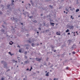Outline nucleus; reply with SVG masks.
<instances>
[{"instance_id":"21","label":"nucleus","mask_w":80,"mask_h":80,"mask_svg":"<svg viewBox=\"0 0 80 80\" xmlns=\"http://www.w3.org/2000/svg\"><path fill=\"white\" fill-rule=\"evenodd\" d=\"M49 20H50V22H53V20L51 18H49Z\"/></svg>"},{"instance_id":"34","label":"nucleus","mask_w":80,"mask_h":80,"mask_svg":"<svg viewBox=\"0 0 80 80\" xmlns=\"http://www.w3.org/2000/svg\"><path fill=\"white\" fill-rule=\"evenodd\" d=\"M63 47H64V45H62L61 46V48H63Z\"/></svg>"},{"instance_id":"53","label":"nucleus","mask_w":80,"mask_h":80,"mask_svg":"<svg viewBox=\"0 0 80 80\" xmlns=\"http://www.w3.org/2000/svg\"><path fill=\"white\" fill-rule=\"evenodd\" d=\"M51 69H52V70H54V69L53 68H51Z\"/></svg>"},{"instance_id":"30","label":"nucleus","mask_w":80,"mask_h":80,"mask_svg":"<svg viewBox=\"0 0 80 80\" xmlns=\"http://www.w3.org/2000/svg\"><path fill=\"white\" fill-rule=\"evenodd\" d=\"M53 67V64H52V65H51V66H50V68H52V67Z\"/></svg>"},{"instance_id":"5","label":"nucleus","mask_w":80,"mask_h":80,"mask_svg":"<svg viewBox=\"0 0 80 80\" xmlns=\"http://www.w3.org/2000/svg\"><path fill=\"white\" fill-rule=\"evenodd\" d=\"M68 28H70L71 30V29H72V30L73 29V28H74V27H73V26H70V25H68Z\"/></svg>"},{"instance_id":"24","label":"nucleus","mask_w":80,"mask_h":80,"mask_svg":"<svg viewBox=\"0 0 80 80\" xmlns=\"http://www.w3.org/2000/svg\"><path fill=\"white\" fill-rule=\"evenodd\" d=\"M12 18H13V19L14 20H15V19L14 18V17H13L12 18H11V19L12 20Z\"/></svg>"},{"instance_id":"54","label":"nucleus","mask_w":80,"mask_h":80,"mask_svg":"<svg viewBox=\"0 0 80 80\" xmlns=\"http://www.w3.org/2000/svg\"><path fill=\"white\" fill-rule=\"evenodd\" d=\"M68 35H70V33L68 32Z\"/></svg>"},{"instance_id":"42","label":"nucleus","mask_w":80,"mask_h":80,"mask_svg":"<svg viewBox=\"0 0 80 80\" xmlns=\"http://www.w3.org/2000/svg\"><path fill=\"white\" fill-rule=\"evenodd\" d=\"M50 65V62H49L48 64V65Z\"/></svg>"},{"instance_id":"2","label":"nucleus","mask_w":80,"mask_h":80,"mask_svg":"<svg viewBox=\"0 0 80 80\" xmlns=\"http://www.w3.org/2000/svg\"><path fill=\"white\" fill-rule=\"evenodd\" d=\"M68 45H71L72 43V40H69L68 41Z\"/></svg>"},{"instance_id":"22","label":"nucleus","mask_w":80,"mask_h":80,"mask_svg":"<svg viewBox=\"0 0 80 80\" xmlns=\"http://www.w3.org/2000/svg\"><path fill=\"white\" fill-rule=\"evenodd\" d=\"M49 7H50L51 8H53V6L51 5H49Z\"/></svg>"},{"instance_id":"43","label":"nucleus","mask_w":80,"mask_h":80,"mask_svg":"<svg viewBox=\"0 0 80 80\" xmlns=\"http://www.w3.org/2000/svg\"><path fill=\"white\" fill-rule=\"evenodd\" d=\"M58 32H57L56 33V35H58Z\"/></svg>"},{"instance_id":"39","label":"nucleus","mask_w":80,"mask_h":80,"mask_svg":"<svg viewBox=\"0 0 80 80\" xmlns=\"http://www.w3.org/2000/svg\"><path fill=\"white\" fill-rule=\"evenodd\" d=\"M68 68H69L68 67H67L66 68V70H68Z\"/></svg>"},{"instance_id":"60","label":"nucleus","mask_w":80,"mask_h":80,"mask_svg":"<svg viewBox=\"0 0 80 80\" xmlns=\"http://www.w3.org/2000/svg\"><path fill=\"white\" fill-rule=\"evenodd\" d=\"M32 67H31L30 69L32 70Z\"/></svg>"},{"instance_id":"4","label":"nucleus","mask_w":80,"mask_h":80,"mask_svg":"<svg viewBox=\"0 0 80 80\" xmlns=\"http://www.w3.org/2000/svg\"><path fill=\"white\" fill-rule=\"evenodd\" d=\"M43 25L44 26H46V27L47 28L49 27L50 26V25H49V24H47L45 23H43Z\"/></svg>"},{"instance_id":"62","label":"nucleus","mask_w":80,"mask_h":80,"mask_svg":"<svg viewBox=\"0 0 80 80\" xmlns=\"http://www.w3.org/2000/svg\"><path fill=\"white\" fill-rule=\"evenodd\" d=\"M40 15L41 16H42L43 15V14H41Z\"/></svg>"},{"instance_id":"23","label":"nucleus","mask_w":80,"mask_h":80,"mask_svg":"<svg viewBox=\"0 0 80 80\" xmlns=\"http://www.w3.org/2000/svg\"><path fill=\"white\" fill-rule=\"evenodd\" d=\"M65 10L66 11V12H69L68 9H67V8H66Z\"/></svg>"},{"instance_id":"11","label":"nucleus","mask_w":80,"mask_h":80,"mask_svg":"<svg viewBox=\"0 0 80 80\" xmlns=\"http://www.w3.org/2000/svg\"><path fill=\"white\" fill-rule=\"evenodd\" d=\"M24 63H25L26 64H27L28 63H29V61L27 60L26 61H25Z\"/></svg>"},{"instance_id":"55","label":"nucleus","mask_w":80,"mask_h":80,"mask_svg":"<svg viewBox=\"0 0 80 80\" xmlns=\"http://www.w3.org/2000/svg\"><path fill=\"white\" fill-rule=\"evenodd\" d=\"M4 23L5 24H6V22H5V21H4Z\"/></svg>"},{"instance_id":"9","label":"nucleus","mask_w":80,"mask_h":80,"mask_svg":"<svg viewBox=\"0 0 80 80\" xmlns=\"http://www.w3.org/2000/svg\"><path fill=\"white\" fill-rule=\"evenodd\" d=\"M50 24H51L50 25H51V26H52H52L53 27V26H54V24H55V23H54L52 22H50Z\"/></svg>"},{"instance_id":"29","label":"nucleus","mask_w":80,"mask_h":80,"mask_svg":"<svg viewBox=\"0 0 80 80\" xmlns=\"http://www.w3.org/2000/svg\"><path fill=\"white\" fill-rule=\"evenodd\" d=\"M42 23H40V24H39V27H42Z\"/></svg>"},{"instance_id":"20","label":"nucleus","mask_w":80,"mask_h":80,"mask_svg":"<svg viewBox=\"0 0 80 80\" xmlns=\"http://www.w3.org/2000/svg\"><path fill=\"white\" fill-rule=\"evenodd\" d=\"M70 31H69V30L68 29H67V30L66 31V33H67L68 32H69Z\"/></svg>"},{"instance_id":"32","label":"nucleus","mask_w":80,"mask_h":80,"mask_svg":"<svg viewBox=\"0 0 80 80\" xmlns=\"http://www.w3.org/2000/svg\"><path fill=\"white\" fill-rule=\"evenodd\" d=\"M3 13L1 11H0V14L2 15Z\"/></svg>"},{"instance_id":"58","label":"nucleus","mask_w":80,"mask_h":80,"mask_svg":"<svg viewBox=\"0 0 80 80\" xmlns=\"http://www.w3.org/2000/svg\"><path fill=\"white\" fill-rule=\"evenodd\" d=\"M44 65H46V66H47V64H46V63H45V64H44Z\"/></svg>"},{"instance_id":"48","label":"nucleus","mask_w":80,"mask_h":80,"mask_svg":"<svg viewBox=\"0 0 80 80\" xmlns=\"http://www.w3.org/2000/svg\"><path fill=\"white\" fill-rule=\"evenodd\" d=\"M58 80V78H54V80Z\"/></svg>"},{"instance_id":"13","label":"nucleus","mask_w":80,"mask_h":80,"mask_svg":"<svg viewBox=\"0 0 80 80\" xmlns=\"http://www.w3.org/2000/svg\"><path fill=\"white\" fill-rule=\"evenodd\" d=\"M1 32H2L3 33L5 32V30H4V29H3L2 28L1 29Z\"/></svg>"},{"instance_id":"59","label":"nucleus","mask_w":80,"mask_h":80,"mask_svg":"<svg viewBox=\"0 0 80 80\" xmlns=\"http://www.w3.org/2000/svg\"><path fill=\"white\" fill-rule=\"evenodd\" d=\"M58 35H60V33H58Z\"/></svg>"},{"instance_id":"17","label":"nucleus","mask_w":80,"mask_h":80,"mask_svg":"<svg viewBox=\"0 0 80 80\" xmlns=\"http://www.w3.org/2000/svg\"><path fill=\"white\" fill-rule=\"evenodd\" d=\"M79 11H80L79 9H77L76 10V12H79Z\"/></svg>"},{"instance_id":"18","label":"nucleus","mask_w":80,"mask_h":80,"mask_svg":"<svg viewBox=\"0 0 80 80\" xmlns=\"http://www.w3.org/2000/svg\"><path fill=\"white\" fill-rule=\"evenodd\" d=\"M49 31H50V30H49V29H48V30H46V31H45L46 33H48V32H49Z\"/></svg>"},{"instance_id":"26","label":"nucleus","mask_w":80,"mask_h":80,"mask_svg":"<svg viewBox=\"0 0 80 80\" xmlns=\"http://www.w3.org/2000/svg\"><path fill=\"white\" fill-rule=\"evenodd\" d=\"M28 41L29 43H32V41H30V40H28Z\"/></svg>"},{"instance_id":"41","label":"nucleus","mask_w":80,"mask_h":80,"mask_svg":"<svg viewBox=\"0 0 80 80\" xmlns=\"http://www.w3.org/2000/svg\"><path fill=\"white\" fill-rule=\"evenodd\" d=\"M9 45H12V43H11V42H9Z\"/></svg>"},{"instance_id":"57","label":"nucleus","mask_w":80,"mask_h":80,"mask_svg":"<svg viewBox=\"0 0 80 80\" xmlns=\"http://www.w3.org/2000/svg\"><path fill=\"white\" fill-rule=\"evenodd\" d=\"M56 51H57V50H55L54 51V52H56Z\"/></svg>"},{"instance_id":"14","label":"nucleus","mask_w":80,"mask_h":80,"mask_svg":"<svg viewBox=\"0 0 80 80\" xmlns=\"http://www.w3.org/2000/svg\"><path fill=\"white\" fill-rule=\"evenodd\" d=\"M48 73H49V72H48L45 75L46 76H47V77H48L49 75H48Z\"/></svg>"},{"instance_id":"8","label":"nucleus","mask_w":80,"mask_h":80,"mask_svg":"<svg viewBox=\"0 0 80 80\" xmlns=\"http://www.w3.org/2000/svg\"><path fill=\"white\" fill-rule=\"evenodd\" d=\"M46 8H42V9L43 10H46V11H47V10H48V8H47V7H46Z\"/></svg>"},{"instance_id":"37","label":"nucleus","mask_w":80,"mask_h":80,"mask_svg":"<svg viewBox=\"0 0 80 80\" xmlns=\"http://www.w3.org/2000/svg\"><path fill=\"white\" fill-rule=\"evenodd\" d=\"M1 80H4V78L2 77L1 78Z\"/></svg>"},{"instance_id":"49","label":"nucleus","mask_w":80,"mask_h":80,"mask_svg":"<svg viewBox=\"0 0 80 80\" xmlns=\"http://www.w3.org/2000/svg\"><path fill=\"white\" fill-rule=\"evenodd\" d=\"M72 46L73 47H75V46H76V45H75V44H73V45H72Z\"/></svg>"},{"instance_id":"33","label":"nucleus","mask_w":80,"mask_h":80,"mask_svg":"<svg viewBox=\"0 0 80 80\" xmlns=\"http://www.w3.org/2000/svg\"><path fill=\"white\" fill-rule=\"evenodd\" d=\"M24 53L25 55H27V51L25 52H24Z\"/></svg>"},{"instance_id":"35","label":"nucleus","mask_w":80,"mask_h":80,"mask_svg":"<svg viewBox=\"0 0 80 80\" xmlns=\"http://www.w3.org/2000/svg\"><path fill=\"white\" fill-rule=\"evenodd\" d=\"M30 2H31V3H32V4H33L32 0H31L30 1Z\"/></svg>"},{"instance_id":"51","label":"nucleus","mask_w":80,"mask_h":80,"mask_svg":"<svg viewBox=\"0 0 80 80\" xmlns=\"http://www.w3.org/2000/svg\"><path fill=\"white\" fill-rule=\"evenodd\" d=\"M26 49H27V50H28V47H27Z\"/></svg>"},{"instance_id":"19","label":"nucleus","mask_w":80,"mask_h":80,"mask_svg":"<svg viewBox=\"0 0 80 80\" xmlns=\"http://www.w3.org/2000/svg\"><path fill=\"white\" fill-rule=\"evenodd\" d=\"M8 53L10 54V55H11V56H12V55H13V54H12V53H11V52H8Z\"/></svg>"},{"instance_id":"52","label":"nucleus","mask_w":80,"mask_h":80,"mask_svg":"<svg viewBox=\"0 0 80 80\" xmlns=\"http://www.w3.org/2000/svg\"><path fill=\"white\" fill-rule=\"evenodd\" d=\"M25 58H26V59L27 58V56H25Z\"/></svg>"},{"instance_id":"15","label":"nucleus","mask_w":80,"mask_h":80,"mask_svg":"<svg viewBox=\"0 0 80 80\" xmlns=\"http://www.w3.org/2000/svg\"><path fill=\"white\" fill-rule=\"evenodd\" d=\"M10 5H7V7L8 8V9L9 8H10Z\"/></svg>"},{"instance_id":"38","label":"nucleus","mask_w":80,"mask_h":80,"mask_svg":"<svg viewBox=\"0 0 80 80\" xmlns=\"http://www.w3.org/2000/svg\"><path fill=\"white\" fill-rule=\"evenodd\" d=\"M10 69H8V70H7L6 72H9V71H10Z\"/></svg>"},{"instance_id":"46","label":"nucleus","mask_w":80,"mask_h":80,"mask_svg":"<svg viewBox=\"0 0 80 80\" xmlns=\"http://www.w3.org/2000/svg\"><path fill=\"white\" fill-rule=\"evenodd\" d=\"M38 30H41V28H38Z\"/></svg>"},{"instance_id":"25","label":"nucleus","mask_w":80,"mask_h":80,"mask_svg":"<svg viewBox=\"0 0 80 80\" xmlns=\"http://www.w3.org/2000/svg\"><path fill=\"white\" fill-rule=\"evenodd\" d=\"M33 22H34V23H37V20H35L34 21H33Z\"/></svg>"},{"instance_id":"40","label":"nucleus","mask_w":80,"mask_h":80,"mask_svg":"<svg viewBox=\"0 0 80 80\" xmlns=\"http://www.w3.org/2000/svg\"><path fill=\"white\" fill-rule=\"evenodd\" d=\"M33 17V16H29V18H32Z\"/></svg>"},{"instance_id":"63","label":"nucleus","mask_w":80,"mask_h":80,"mask_svg":"<svg viewBox=\"0 0 80 80\" xmlns=\"http://www.w3.org/2000/svg\"><path fill=\"white\" fill-rule=\"evenodd\" d=\"M46 2H48V0H45Z\"/></svg>"},{"instance_id":"1","label":"nucleus","mask_w":80,"mask_h":80,"mask_svg":"<svg viewBox=\"0 0 80 80\" xmlns=\"http://www.w3.org/2000/svg\"><path fill=\"white\" fill-rule=\"evenodd\" d=\"M1 63H2L4 66V68H7V65L8 63L7 62L4 61H2Z\"/></svg>"},{"instance_id":"12","label":"nucleus","mask_w":80,"mask_h":80,"mask_svg":"<svg viewBox=\"0 0 80 80\" xmlns=\"http://www.w3.org/2000/svg\"><path fill=\"white\" fill-rule=\"evenodd\" d=\"M28 12H24L23 13V14L24 15H25L26 14H28Z\"/></svg>"},{"instance_id":"6","label":"nucleus","mask_w":80,"mask_h":80,"mask_svg":"<svg viewBox=\"0 0 80 80\" xmlns=\"http://www.w3.org/2000/svg\"><path fill=\"white\" fill-rule=\"evenodd\" d=\"M15 1L13 0H11V5L12 6H13V5H14V3H13V2H14Z\"/></svg>"},{"instance_id":"7","label":"nucleus","mask_w":80,"mask_h":80,"mask_svg":"<svg viewBox=\"0 0 80 80\" xmlns=\"http://www.w3.org/2000/svg\"><path fill=\"white\" fill-rule=\"evenodd\" d=\"M50 47L51 48H52V51H53V49H54V48H55V46L52 45H51L50 46Z\"/></svg>"},{"instance_id":"36","label":"nucleus","mask_w":80,"mask_h":80,"mask_svg":"<svg viewBox=\"0 0 80 80\" xmlns=\"http://www.w3.org/2000/svg\"><path fill=\"white\" fill-rule=\"evenodd\" d=\"M71 18H72V19H73V16H71Z\"/></svg>"},{"instance_id":"64","label":"nucleus","mask_w":80,"mask_h":80,"mask_svg":"<svg viewBox=\"0 0 80 80\" xmlns=\"http://www.w3.org/2000/svg\"><path fill=\"white\" fill-rule=\"evenodd\" d=\"M72 48H73V46H72Z\"/></svg>"},{"instance_id":"45","label":"nucleus","mask_w":80,"mask_h":80,"mask_svg":"<svg viewBox=\"0 0 80 80\" xmlns=\"http://www.w3.org/2000/svg\"><path fill=\"white\" fill-rule=\"evenodd\" d=\"M74 10H75L74 8H73L72 9V11Z\"/></svg>"},{"instance_id":"31","label":"nucleus","mask_w":80,"mask_h":80,"mask_svg":"<svg viewBox=\"0 0 80 80\" xmlns=\"http://www.w3.org/2000/svg\"><path fill=\"white\" fill-rule=\"evenodd\" d=\"M2 27L3 28H5V26L3 25H2Z\"/></svg>"},{"instance_id":"61","label":"nucleus","mask_w":80,"mask_h":80,"mask_svg":"<svg viewBox=\"0 0 80 80\" xmlns=\"http://www.w3.org/2000/svg\"><path fill=\"white\" fill-rule=\"evenodd\" d=\"M34 40V39H32V42H34V40Z\"/></svg>"},{"instance_id":"10","label":"nucleus","mask_w":80,"mask_h":80,"mask_svg":"<svg viewBox=\"0 0 80 80\" xmlns=\"http://www.w3.org/2000/svg\"><path fill=\"white\" fill-rule=\"evenodd\" d=\"M12 62H13L14 63H15V62H16V63H17V61H15V60H13V59L12 60Z\"/></svg>"},{"instance_id":"50","label":"nucleus","mask_w":80,"mask_h":80,"mask_svg":"<svg viewBox=\"0 0 80 80\" xmlns=\"http://www.w3.org/2000/svg\"><path fill=\"white\" fill-rule=\"evenodd\" d=\"M18 47H19V48H20V46H19V45H18L17 46Z\"/></svg>"},{"instance_id":"16","label":"nucleus","mask_w":80,"mask_h":80,"mask_svg":"<svg viewBox=\"0 0 80 80\" xmlns=\"http://www.w3.org/2000/svg\"><path fill=\"white\" fill-rule=\"evenodd\" d=\"M31 45L32 47H35V44H34L33 43H32L31 44Z\"/></svg>"},{"instance_id":"28","label":"nucleus","mask_w":80,"mask_h":80,"mask_svg":"<svg viewBox=\"0 0 80 80\" xmlns=\"http://www.w3.org/2000/svg\"><path fill=\"white\" fill-rule=\"evenodd\" d=\"M19 52L21 53V52H22V49H19Z\"/></svg>"},{"instance_id":"56","label":"nucleus","mask_w":80,"mask_h":80,"mask_svg":"<svg viewBox=\"0 0 80 80\" xmlns=\"http://www.w3.org/2000/svg\"><path fill=\"white\" fill-rule=\"evenodd\" d=\"M28 5H29V6H31V5H30V3L28 4Z\"/></svg>"},{"instance_id":"27","label":"nucleus","mask_w":80,"mask_h":80,"mask_svg":"<svg viewBox=\"0 0 80 80\" xmlns=\"http://www.w3.org/2000/svg\"><path fill=\"white\" fill-rule=\"evenodd\" d=\"M72 54H75V53H76V52H75L74 51H73L72 52Z\"/></svg>"},{"instance_id":"3","label":"nucleus","mask_w":80,"mask_h":80,"mask_svg":"<svg viewBox=\"0 0 80 80\" xmlns=\"http://www.w3.org/2000/svg\"><path fill=\"white\" fill-rule=\"evenodd\" d=\"M42 59V58L41 57L40 58H36V60L37 61H38V62H40V61H41V60Z\"/></svg>"},{"instance_id":"44","label":"nucleus","mask_w":80,"mask_h":80,"mask_svg":"<svg viewBox=\"0 0 80 80\" xmlns=\"http://www.w3.org/2000/svg\"><path fill=\"white\" fill-rule=\"evenodd\" d=\"M49 58H47V59H46V61H48V59H49Z\"/></svg>"},{"instance_id":"47","label":"nucleus","mask_w":80,"mask_h":80,"mask_svg":"<svg viewBox=\"0 0 80 80\" xmlns=\"http://www.w3.org/2000/svg\"><path fill=\"white\" fill-rule=\"evenodd\" d=\"M26 70H27L28 71V70H29V69H28V68Z\"/></svg>"}]
</instances>
